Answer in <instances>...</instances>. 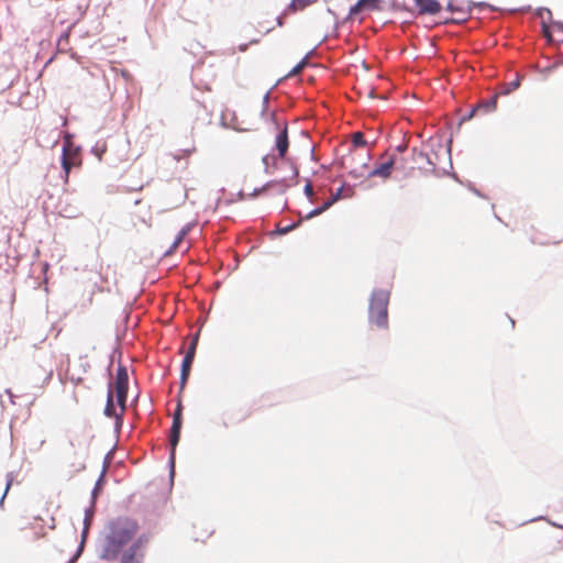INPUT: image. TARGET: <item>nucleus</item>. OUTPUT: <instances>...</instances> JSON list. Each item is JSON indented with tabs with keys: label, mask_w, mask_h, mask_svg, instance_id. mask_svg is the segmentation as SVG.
<instances>
[{
	"label": "nucleus",
	"mask_w": 563,
	"mask_h": 563,
	"mask_svg": "<svg viewBox=\"0 0 563 563\" xmlns=\"http://www.w3.org/2000/svg\"><path fill=\"white\" fill-rule=\"evenodd\" d=\"M317 0H291L288 7L285 10V15L289 13H296L298 11H303L306 8L316 3Z\"/></svg>",
	"instance_id": "obj_11"
},
{
	"label": "nucleus",
	"mask_w": 563,
	"mask_h": 563,
	"mask_svg": "<svg viewBox=\"0 0 563 563\" xmlns=\"http://www.w3.org/2000/svg\"><path fill=\"white\" fill-rule=\"evenodd\" d=\"M11 483H12V481H11V479L7 481L4 493H3V495H2V497H1V499H0V503H1V504L3 503V499H4V497H5V495H7L8 490H9V488H10V486H11Z\"/></svg>",
	"instance_id": "obj_26"
},
{
	"label": "nucleus",
	"mask_w": 563,
	"mask_h": 563,
	"mask_svg": "<svg viewBox=\"0 0 563 563\" xmlns=\"http://www.w3.org/2000/svg\"><path fill=\"white\" fill-rule=\"evenodd\" d=\"M355 155H356V152H351V154H350V156L347 157V159L353 161Z\"/></svg>",
	"instance_id": "obj_29"
},
{
	"label": "nucleus",
	"mask_w": 563,
	"mask_h": 563,
	"mask_svg": "<svg viewBox=\"0 0 563 563\" xmlns=\"http://www.w3.org/2000/svg\"><path fill=\"white\" fill-rule=\"evenodd\" d=\"M70 156H71L70 151L68 148L64 147L63 157H62V166L65 172V180L66 181L68 180L70 169L74 166V162L71 161Z\"/></svg>",
	"instance_id": "obj_16"
},
{
	"label": "nucleus",
	"mask_w": 563,
	"mask_h": 563,
	"mask_svg": "<svg viewBox=\"0 0 563 563\" xmlns=\"http://www.w3.org/2000/svg\"><path fill=\"white\" fill-rule=\"evenodd\" d=\"M192 362H194V357L185 355L183 363H181L180 390H183L185 388V385L187 384L188 377L190 375Z\"/></svg>",
	"instance_id": "obj_12"
},
{
	"label": "nucleus",
	"mask_w": 563,
	"mask_h": 563,
	"mask_svg": "<svg viewBox=\"0 0 563 563\" xmlns=\"http://www.w3.org/2000/svg\"><path fill=\"white\" fill-rule=\"evenodd\" d=\"M97 290L99 292H103V291H106V288L104 287H97ZM107 291H109V289H107Z\"/></svg>",
	"instance_id": "obj_30"
},
{
	"label": "nucleus",
	"mask_w": 563,
	"mask_h": 563,
	"mask_svg": "<svg viewBox=\"0 0 563 563\" xmlns=\"http://www.w3.org/2000/svg\"><path fill=\"white\" fill-rule=\"evenodd\" d=\"M336 198H333V199H329L328 201H325L321 207L317 208V209H313L311 210L309 213L306 214L305 219L306 220H309L313 217H317L319 214H321L322 212H324L328 208H330V206L335 201Z\"/></svg>",
	"instance_id": "obj_18"
},
{
	"label": "nucleus",
	"mask_w": 563,
	"mask_h": 563,
	"mask_svg": "<svg viewBox=\"0 0 563 563\" xmlns=\"http://www.w3.org/2000/svg\"><path fill=\"white\" fill-rule=\"evenodd\" d=\"M139 525L128 518H120L111 525L110 533L107 536L100 559L114 561L119 558L125 547L137 533Z\"/></svg>",
	"instance_id": "obj_1"
},
{
	"label": "nucleus",
	"mask_w": 563,
	"mask_h": 563,
	"mask_svg": "<svg viewBox=\"0 0 563 563\" xmlns=\"http://www.w3.org/2000/svg\"><path fill=\"white\" fill-rule=\"evenodd\" d=\"M497 99H498V96L495 95V96H492L489 99L479 102L473 109V111L470 113L468 119L472 118L475 113H478V112L488 113V112L494 111L496 109V107H497Z\"/></svg>",
	"instance_id": "obj_9"
},
{
	"label": "nucleus",
	"mask_w": 563,
	"mask_h": 563,
	"mask_svg": "<svg viewBox=\"0 0 563 563\" xmlns=\"http://www.w3.org/2000/svg\"><path fill=\"white\" fill-rule=\"evenodd\" d=\"M128 391H115V397L119 406L121 407V415H123L125 410Z\"/></svg>",
	"instance_id": "obj_19"
},
{
	"label": "nucleus",
	"mask_w": 563,
	"mask_h": 563,
	"mask_svg": "<svg viewBox=\"0 0 563 563\" xmlns=\"http://www.w3.org/2000/svg\"><path fill=\"white\" fill-rule=\"evenodd\" d=\"M379 0H358L351 9L350 15H355L363 9H377Z\"/></svg>",
	"instance_id": "obj_13"
},
{
	"label": "nucleus",
	"mask_w": 563,
	"mask_h": 563,
	"mask_svg": "<svg viewBox=\"0 0 563 563\" xmlns=\"http://www.w3.org/2000/svg\"><path fill=\"white\" fill-rule=\"evenodd\" d=\"M519 87V81L515 80L509 84V87L506 89L504 93H509L511 90H515Z\"/></svg>",
	"instance_id": "obj_25"
},
{
	"label": "nucleus",
	"mask_w": 563,
	"mask_h": 563,
	"mask_svg": "<svg viewBox=\"0 0 563 563\" xmlns=\"http://www.w3.org/2000/svg\"><path fill=\"white\" fill-rule=\"evenodd\" d=\"M95 292H96V291L93 290V291L91 292V296H93V295H95ZM89 301H90V302L92 301V297H90V298H89Z\"/></svg>",
	"instance_id": "obj_32"
},
{
	"label": "nucleus",
	"mask_w": 563,
	"mask_h": 563,
	"mask_svg": "<svg viewBox=\"0 0 563 563\" xmlns=\"http://www.w3.org/2000/svg\"><path fill=\"white\" fill-rule=\"evenodd\" d=\"M181 411H183V406H181V402L178 401L176 410L174 411V415H173V424L170 428V437H169L172 465H174L175 451H176V446H177V444L179 442V438H180V430H181V424H183Z\"/></svg>",
	"instance_id": "obj_5"
},
{
	"label": "nucleus",
	"mask_w": 563,
	"mask_h": 563,
	"mask_svg": "<svg viewBox=\"0 0 563 563\" xmlns=\"http://www.w3.org/2000/svg\"><path fill=\"white\" fill-rule=\"evenodd\" d=\"M104 415L107 417H110V418L115 417L118 419H121V417H122L121 412L119 415L115 413V409H114V405H113V391H112L111 387L108 390Z\"/></svg>",
	"instance_id": "obj_14"
},
{
	"label": "nucleus",
	"mask_w": 563,
	"mask_h": 563,
	"mask_svg": "<svg viewBox=\"0 0 563 563\" xmlns=\"http://www.w3.org/2000/svg\"><path fill=\"white\" fill-rule=\"evenodd\" d=\"M299 223H300V221L297 223L290 224L288 227L280 228L278 231L282 234H286V233L290 232L291 230H294L295 228H297L299 225Z\"/></svg>",
	"instance_id": "obj_23"
},
{
	"label": "nucleus",
	"mask_w": 563,
	"mask_h": 563,
	"mask_svg": "<svg viewBox=\"0 0 563 563\" xmlns=\"http://www.w3.org/2000/svg\"><path fill=\"white\" fill-rule=\"evenodd\" d=\"M389 292L383 289L374 290L369 302V320L378 328H386L388 324Z\"/></svg>",
	"instance_id": "obj_2"
},
{
	"label": "nucleus",
	"mask_w": 563,
	"mask_h": 563,
	"mask_svg": "<svg viewBox=\"0 0 563 563\" xmlns=\"http://www.w3.org/2000/svg\"><path fill=\"white\" fill-rule=\"evenodd\" d=\"M298 176V169L294 166L290 178H284L282 180H273L267 183V188H276L279 191H285L287 188L291 187L296 184V178Z\"/></svg>",
	"instance_id": "obj_8"
},
{
	"label": "nucleus",
	"mask_w": 563,
	"mask_h": 563,
	"mask_svg": "<svg viewBox=\"0 0 563 563\" xmlns=\"http://www.w3.org/2000/svg\"><path fill=\"white\" fill-rule=\"evenodd\" d=\"M73 562H74V560H70L68 563H73Z\"/></svg>",
	"instance_id": "obj_34"
},
{
	"label": "nucleus",
	"mask_w": 563,
	"mask_h": 563,
	"mask_svg": "<svg viewBox=\"0 0 563 563\" xmlns=\"http://www.w3.org/2000/svg\"><path fill=\"white\" fill-rule=\"evenodd\" d=\"M133 217L136 218L145 228H150L152 225V213L148 207L144 210H140L137 213H133Z\"/></svg>",
	"instance_id": "obj_17"
},
{
	"label": "nucleus",
	"mask_w": 563,
	"mask_h": 563,
	"mask_svg": "<svg viewBox=\"0 0 563 563\" xmlns=\"http://www.w3.org/2000/svg\"><path fill=\"white\" fill-rule=\"evenodd\" d=\"M147 541L145 536L139 537L125 551H121L119 563H144Z\"/></svg>",
	"instance_id": "obj_4"
},
{
	"label": "nucleus",
	"mask_w": 563,
	"mask_h": 563,
	"mask_svg": "<svg viewBox=\"0 0 563 563\" xmlns=\"http://www.w3.org/2000/svg\"><path fill=\"white\" fill-rule=\"evenodd\" d=\"M351 173L354 174V176H356V177H361L364 174L363 170H360L357 168H352Z\"/></svg>",
	"instance_id": "obj_27"
},
{
	"label": "nucleus",
	"mask_w": 563,
	"mask_h": 563,
	"mask_svg": "<svg viewBox=\"0 0 563 563\" xmlns=\"http://www.w3.org/2000/svg\"><path fill=\"white\" fill-rule=\"evenodd\" d=\"M305 194L311 198L313 196V187L311 185V183H307L306 186H305Z\"/></svg>",
	"instance_id": "obj_24"
},
{
	"label": "nucleus",
	"mask_w": 563,
	"mask_h": 563,
	"mask_svg": "<svg viewBox=\"0 0 563 563\" xmlns=\"http://www.w3.org/2000/svg\"><path fill=\"white\" fill-rule=\"evenodd\" d=\"M352 142L355 146H365L366 141L362 132H355L352 136Z\"/></svg>",
	"instance_id": "obj_20"
},
{
	"label": "nucleus",
	"mask_w": 563,
	"mask_h": 563,
	"mask_svg": "<svg viewBox=\"0 0 563 563\" xmlns=\"http://www.w3.org/2000/svg\"><path fill=\"white\" fill-rule=\"evenodd\" d=\"M275 148L277 151V156L266 155L263 158L266 173H273V170L276 168L277 158L286 159V155L289 148L288 130L286 124L276 135Z\"/></svg>",
	"instance_id": "obj_3"
},
{
	"label": "nucleus",
	"mask_w": 563,
	"mask_h": 563,
	"mask_svg": "<svg viewBox=\"0 0 563 563\" xmlns=\"http://www.w3.org/2000/svg\"><path fill=\"white\" fill-rule=\"evenodd\" d=\"M278 25H283V20L282 18L278 19Z\"/></svg>",
	"instance_id": "obj_31"
},
{
	"label": "nucleus",
	"mask_w": 563,
	"mask_h": 563,
	"mask_svg": "<svg viewBox=\"0 0 563 563\" xmlns=\"http://www.w3.org/2000/svg\"><path fill=\"white\" fill-rule=\"evenodd\" d=\"M129 375L125 367L120 366L117 372L114 389L115 391H128Z\"/></svg>",
	"instance_id": "obj_10"
},
{
	"label": "nucleus",
	"mask_w": 563,
	"mask_h": 563,
	"mask_svg": "<svg viewBox=\"0 0 563 563\" xmlns=\"http://www.w3.org/2000/svg\"><path fill=\"white\" fill-rule=\"evenodd\" d=\"M448 10L452 13H457L459 19L456 21H465L470 15V9L464 8L463 5H455L452 0L448 3Z\"/></svg>",
	"instance_id": "obj_15"
},
{
	"label": "nucleus",
	"mask_w": 563,
	"mask_h": 563,
	"mask_svg": "<svg viewBox=\"0 0 563 563\" xmlns=\"http://www.w3.org/2000/svg\"><path fill=\"white\" fill-rule=\"evenodd\" d=\"M197 343H198V334L192 339L190 345L188 346V350L185 354L186 356H190V357L195 358Z\"/></svg>",
	"instance_id": "obj_21"
},
{
	"label": "nucleus",
	"mask_w": 563,
	"mask_h": 563,
	"mask_svg": "<svg viewBox=\"0 0 563 563\" xmlns=\"http://www.w3.org/2000/svg\"><path fill=\"white\" fill-rule=\"evenodd\" d=\"M362 167L367 168V163H364Z\"/></svg>",
	"instance_id": "obj_33"
},
{
	"label": "nucleus",
	"mask_w": 563,
	"mask_h": 563,
	"mask_svg": "<svg viewBox=\"0 0 563 563\" xmlns=\"http://www.w3.org/2000/svg\"><path fill=\"white\" fill-rule=\"evenodd\" d=\"M420 14H435L440 12L441 4L437 0H413Z\"/></svg>",
	"instance_id": "obj_7"
},
{
	"label": "nucleus",
	"mask_w": 563,
	"mask_h": 563,
	"mask_svg": "<svg viewBox=\"0 0 563 563\" xmlns=\"http://www.w3.org/2000/svg\"><path fill=\"white\" fill-rule=\"evenodd\" d=\"M406 148H407V145H406V144H401V145H398V146L396 147V151H397V152H399V153H401V152H404Z\"/></svg>",
	"instance_id": "obj_28"
},
{
	"label": "nucleus",
	"mask_w": 563,
	"mask_h": 563,
	"mask_svg": "<svg viewBox=\"0 0 563 563\" xmlns=\"http://www.w3.org/2000/svg\"><path fill=\"white\" fill-rule=\"evenodd\" d=\"M305 65H306V62H305V60H302V62H300L299 64H297V65L294 67V69L290 71V75H297V74H299V73L303 69Z\"/></svg>",
	"instance_id": "obj_22"
},
{
	"label": "nucleus",
	"mask_w": 563,
	"mask_h": 563,
	"mask_svg": "<svg viewBox=\"0 0 563 563\" xmlns=\"http://www.w3.org/2000/svg\"><path fill=\"white\" fill-rule=\"evenodd\" d=\"M396 162L395 154L385 153L380 156V161L376 167L368 172V177H380L383 179H387L390 176Z\"/></svg>",
	"instance_id": "obj_6"
}]
</instances>
